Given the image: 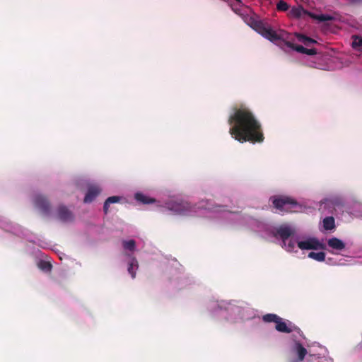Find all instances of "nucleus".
Masks as SVG:
<instances>
[{
  "mask_svg": "<svg viewBox=\"0 0 362 362\" xmlns=\"http://www.w3.org/2000/svg\"><path fill=\"white\" fill-rule=\"evenodd\" d=\"M282 247H284L287 251L291 252L296 247V241L293 239H289L286 242V245L282 244Z\"/></svg>",
  "mask_w": 362,
  "mask_h": 362,
  "instance_id": "a878e982",
  "label": "nucleus"
},
{
  "mask_svg": "<svg viewBox=\"0 0 362 362\" xmlns=\"http://www.w3.org/2000/svg\"><path fill=\"white\" fill-rule=\"evenodd\" d=\"M323 227L327 230H333L335 228L334 218L332 216H327L323 219Z\"/></svg>",
  "mask_w": 362,
  "mask_h": 362,
  "instance_id": "a211bd4d",
  "label": "nucleus"
},
{
  "mask_svg": "<svg viewBox=\"0 0 362 362\" xmlns=\"http://www.w3.org/2000/svg\"><path fill=\"white\" fill-rule=\"evenodd\" d=\"M275 329L279 332L286 334H289L293 331H300V329L296 325H293L292 322L289 321L286 322L281 317H279V320H277Z\"/></svg>",
  "mask_w": 362,
  "mask_h": 362,
  "instance_id": "0eeeda50",
  "label": "nucleus"
},
{
  "mask_svg": "<svg viewBox=\"0 0 362 362\" xmlns=\"http://www.w3.org/2000/svg\"><path fill=\"white\" fill-rule=\"evenodd\" d=\"M35 205L43 214H48L50 211V204L47 199L42 195H36L34 199Z\"/></svg>",
  "mask_w": 362,
  "mask_h": 362,
  "instance_id": "6e6552de",
  "label": "nucleus"
},
{
  "mask_svg": "<svg viewBox=\"0 0 362 362\" xmlns=\"http://www.w3.org/2000/svg\"><path fill=\"white\" fill-rule=\"evenodd\" d=\"M270 201L274 207L282 214L298 212L301 208L294 199L287 196H273Z\"/></svg>",
  "mask_w": 362,
  "mask_h": 362,
  "instance_id": "7ed1b4c3",
  "label": "nucleus"
},
{
  "mask_svg": "<svg viewBox=\"0 0 362 362\" xmlns=\"http://www.w3.org/2000/svg\"><path fill=\"white\" fill-rule=\"evenodd\" d=\"M303 13H308L304 8L299 6L297 7H293L289 11V16L291 17L298 18H300Z\"/></svg>",
  "mask_w": 362,
  "mask_h": 362,
  "instance_id": "dca6fc26",
  "label": "nucleus"
},
{
  "mask_svg": "<svg viewBox=\"0 0 362 362\" xmlns=\"http://www.w3.org/2000/svg\"><path fill=\"white\" fill-rule=\"evenodd\" d=\"M297 39L299 42L303 43L305 46H310L311 44L317 43V42L303 34H296Z\"/></svg>",
  "mask_w": 362,
  "mask_h": 362,
  "instance_id": "6ab92c4d",
  "label": "nucleus"
},
{
  "mask_svg": "<svg viewBox=\"0 0 362 362\" xmlns=\"http://www.w3.org/2000/svg\"><path fill=\"white\" fill-rule=\"evenodd\" d=\"M289 8V5L284 0H279L276 3V9L279 11H286Z\"/></svg>",
  "mask_w": 362,
  "mask_h": 362,
  "instance_id": "393cba45",
  "label": "nucleus"
},
{
  "mask_svg": "<svg viewBox=\"0 0 362 362\" xmlns=\"http://www.w3.org/2000/svg\"><path fill=\"white\" fill-rule=\"evenodd\" d=\"M135 199L136 201L144 204H148L156 202V199L153 198H151L142 193H136L135 194Z\"/></svg>",
  "mask_w": 362,
  "mask_h": 362,
  "instance_id": "4468645a",
  "label": "nucleus"
},
{
  "mask_svg": "<svg viewBox=\"0 0 362 362\" xmlns=\"http://www.w3.org/2000/svg\"><path fill=\"white\" fill-rule=\"evenodd\" d=\"M349 3L352 4H358L362 3V0H346Z\"/></svg>",
  "mask_w": 362,
  "mask_h": 362,
  "instance_id": "c756f323",
  "label": "nucleus"
},
{
  "mask_svg": "<svg viewBox=\"0 0 362 362\" xmlns=\"http://www.w3.org/2000/svg\"><path fill=\"white\" fill-rule=\"evenodd\" d=\"M308 257L313 259L315 260H317L318 262H323L325 259V253L324 252H310L308 254Z\"/></svg>",
  "mask_w": 362,
  "mask_h": 362,
  "instance_id": "aec40b11",
  "label": "nucleus"
},
{
  "mask_svg": "<svg viewBox=\"0 0 362 362\" xmlns=\"http://www.w3.org/2000/svg\"><path fill=\"white\" fill-rule=\"evenodd\" d=\"M236 1L240 2V0H236Z\"/></svg>",
  "mask_w": 362,
  "mask_h": 362,
  "instance_id": "2f4dec72",
  "label": "nucleus"
},
{
  "mask_svg": "<svg viewBox=\"0 0 362 362\" xmlns=\"http://www.w3.org/2000/svg\"><path fill=\"white\" fill-rule=\"evenodd\" d=\"M119 200H120V197H118V196H112V197H108L105 200V202L104 203V206H103V210H104L105 214H107L109 206L111 204L117 203L119 202Z\"/></svg>",
  "mask_w": 362,
  "mask_h": 362,
  "instance_id": "2eb2a0df",
  "label": "nucleus"
},
{
  "mask_svg": "<svg viewBox=\"0 0 362 362\" xmlns=\"http://www.w3.org/2000/svg\"><path fill=\"white\" fill-rule=\"evenodd\" d=\"M306 360L308 362H329V361L325 357H320L313 354H309Z\"/></svg>",
  "mask_w": 362,
  "mask_h": 362,
  "instance_id": "5701e85b",
  "label": "nucleus"
},
{
  "mask_svg": "<svg viewBox=\"0 0 362 362\" xmlns=\"http://www.w3.org/2000/svg\"><path fill=\"white\" fill-rule=\"evenodd\" d=\"M291 353L293 356H296V358L300 361H303L308 354L307 349L298 341H294V344L291 349Z\"/></svg>",
  "mask_w": 362,
  "mask_h": 362,
  "instance_id": "1a4fd4ad",
  "label": "nucleus"
},
{
  "mask_svg": "<svg viewBox=\"0 0 362 362\" xmlns=\"http://www.w3.org/2000/svg\"><path fill=\"white\" fill-rule=\"evenodd\" d=\"M362 46V38L358 36H354V40L352 41V47L354 49H357Z\"/></svg>",
  "mask_w": 362,
  "mask_h": 362,
  "instance_id": "bb28decb",
  "label": "nucleus"
},
{
  "mask_svg": "<svg viewBox=\"0 0 362 362\" xmlns=\"http://www.w3.org/2000/svg\"><path fill=\"white\" fill-rule=\"evenodd\" d=\"M298 247L301 250H318L324 248V245L315 238H310L305 240L298 242Z\"/></svg>",
  "mask_w": 362,
  "mask_h": 362,
  "instance_id": "423d86ee",
  "label": "nucleus"
},
{
  "mask_svg": "<svg viewBox=\"0 0 362 362\" xmlns=\"http://www.w3.org/2000/svg\"><path fill=\"white\" fill-rule=\"evenodd\" d=\"M247 24L264 37L272 42H276L282 38V36L274 31L268 23L255 17H250L248 19Z\"/></svg>",
  "mask_w": 362,
  "mask_h": 362,
  "instance_id": "f03ea898",
  "label": "nucleus"
},
{
  "mask_svg": "<svg viewBox=\"0 0 362 362\" xmlns=\"http://www.w3.org/2000/svg\"><path fill=\"white\" fill-rule=\"evenodd\" d=\"M303 54L313 56L317 54V50L315 48L308 49L305 47V51Z\"/></svg>",
  "mask_w": 362,
  "mask_h": 362,
  "instance_id": "cd10ccee",
  "label": "nucleus"
},
{
  "mask_svg": "<svg viewBox=\"0 0 362 362\" xmlns=\"http://www.w3.org/2000/svg\"><path fill=\"white\" fill-rule=\"evenodd\" d=\"M295 233L296 230L293 228L291 227L287 224H283L276 228L274 236H279L282 240V244H284V245H286V242L288 240L290 237L293 236Z\"/></svg>",
  "mask_w": 362,
  "mask_h": 362,
  "instance_id": "20e7f679",
  "label": "nucleus"
},
{
  "mask_svg": "<svg viewBox=\"0 0 362 362\" xmlns=\"http://www.w3.org/2000/svg\"><path fill=\"white\" fill-rule=\"evenodd\" d=\"M308 14L313 19L317 20L320 22H325L333 20V17L327 14H315L313 13H308Z\"/></svg>",
  "mask_w": 362,
  "mask_h": 362,
  "instance_id": "f3484780",
  "label": "nucleus"
},
{
  "mask_svg": "<svg viewBox=\"0 0 362 362\" xmlns=\"http://www.w3.org/2000/svg\"><path fill=\"white\" fill-rule=\"evenodd\" d=\"M228 123L232 125L229 130L230 135L239 142H263L264 136L262 125L247 107L234 108Z\"/></svg>",
  "mask_w": 362,
  "mask_h": 362,
  "instance_id": "f257e3e1",
  "label": "nucleus"
},
{
  "mask_svg": "<svg viewBox=\"0 0 362 362\" xmlns=\"http://www.w3.org/2000/svg\"><path fill=\"white\" fill-rule=\"evenodd\" d=\"M101 189L99 187L95 185L90 186L88 192L84 197L83 202L85 203H90L100 193Z\"/></svg>",
  "mask_w": 362,
  "mask_h": 362,
  "instance_id": "9b49d317",
  "label": "nucleus"
},
{
  "mask_svg": "<svg viewBox=\"0 0 362 362\" xmlns=\"http://www.w3.org/2000/svg\"><path fill=\"white\" fill-rule=\"evenodd\" d=\"M284 43L289 48L299 52V53H304L305 47L302 45H294L292 42H288V41H284Z\"/></svg>",
  "mask_w": 362,
  "mask_h": 362,
  "instance_id": "4be33fe9",
  "label": "nucleus"
},
{
  "mask_svg": "<svg viewBox=\"0 0 362 362\" xmlns=\"http://www.w3.org/2000/svg\"><path fill=\"white\" fill-rule=\"evenodd\" d=\"M303 361H300L299 359L298 358H292L291 360L288 361V362H302Z\"/></svg>",
  "mask_w": 362,
  "mask_h": 362,
  "instance_id": "7c9ffc66",
  "label": "nucleus"
},
{
  "mask_svg": "<svg viewBox=\"0 0 362 362\" xmlns=\"http://www.w3.org/2000/svg\"><path fill=\"white\" fill-rule=\"evenodd\" d=\"M122 245L125 250L134 251L136 247V242L134 240H124Z\"/></svg>",
  "mask_w": 362,
  "mask_h": 362,
  "instance_id": "b1692460",
  "label": "nucleus"
},
{
  "mask_svg": "<svg viewBox=\"0 0 362 362\" xmlns=\"http://www.w3.org/2000/svg\"><path fill=\"white\" fill-rule=\"evenodd\" d=\"M39 267L42 269H51V264L49 263V262H41L39 264Z\"/></svg>",
  "mask_w": 362,
  "mask_h": 362,
  "instance_id": "c85d7f7f",
  "label": "nucleus"
},
{
  "mask_svg": "<svg viewBox=\"0 0 362 362\" xmlns=\"http://www.w3.org/2000/svg\"><path fill=\"white\" fill-rule=\"evenodd\" d=\"M58 218L63 222L71 221L74 216L70 210L64 206H59L57 209Z\"/></svg>",
  "mask_w": 362,
  "mask_h": 362,
  "instance_id": "9d476101",
  "label": "nucleus"
},
{
  "mask_svg": "<svg viewBox=\"0 0 362 362\" xmlns=\"http://www.w3.org/2000/svg\"><path fill=\"white\" fill-rule=\"evenodd\" d=\"M138 262L135 257H132L128 265V272L132 279L136 277V269H138Z\"/></svg>",
  "mask_w": 362,
  "mask_h": 362,
  "instance_id": "ddd939ff",
  "label": "nucleus"
},
{
  "mask_svg": "<svg viewBox=\"0 0 362 362\" xmlns=\"http://www.w3.org/2000/svg\"><path fill=\"white\" fill-rule=\"evenodd\" d=\"M279 316L276 314L269 313L263 315L262 320L265 322H274L276 323L277 320H279Z\"/></svg>",
  "mask_w": 362,
  "mask_h": 362,
  "instance_id": "412c9836",
  "label": "nucleus"
},
{
  "mask_svg": "<svg viewBox=\"0 0 362 362\" xmlns=\"http://www.w3.org/2000/svg\"><path fill=\"white\" fill-rule=\"evenodd\" d=\"M170 209L177 214L192 215L194 206L187 202L182 201L173 203Z\"/></svg>",
  "mask_w": 362,
  "mask_h": 362,
  "instance_id": "39448f33",
  "label": "nucleus"
},
{
  "mask_svg": "<svg viewBox=\"0 0 362 362\" xmlns=\"http://www.w3.org/2000/svg\"><path fill=\"white\" fill-rule=\"evenodd\" d=\"M327 245L332 249L342 250L345 248L344 243L337 238H332L327 240Z\"/></svg>",
  "mask_w": 362,
  "mask_h": 362,
  "instance_id": "f8f14e48",
  "label": "nucleus"
}]
</instances>
